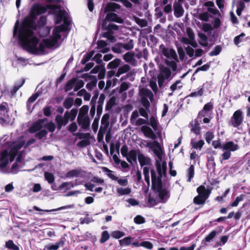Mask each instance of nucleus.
Wrapping results in <instances>:
<instances>
[{
	"instance_id": "obj_1",
	"label": "nucleus",
	"mask_w": 250,
	"mask_h": 250,
	"mask_svg": "<svg viewBox=\"0 0 250 250\" xmlns=\"http://www.w3.org/2000/svg\"><path fill=\"white\" fill-rule=\"evenodd\" d=\"M50 33L48 28L44 26L39 27L34 18L27 17L19 26V21H17L13 30V36L16 38L21 45L28 52L38 55L43 54L45 48L51 47L46 46L44 41L53 37V35L49 39L43 40L39 44V39L37 36L44 37Z\"/></svg>"
},
{
	"instance_id": "obj_2",
	"label": "nucleus",
	"mask_w": 250,
	"mask_h": 250,
	"mask_svg": "<svg viewBox=\"0 0 250 250\" xmlns=\"http://www.w3.org/2000/svg\"><path fill=\"white\" fill-rule=\"evenodd\" d=\"M25 141L23 139L16 143L13 148L3 151L0 154V171L3 173L16 174L22 168L23 163L21 158L19 155L15 162L9 167L8 165L12 162L17 155L18 150L25 144Z\"/></svg>"
},
{
	"instance_id": "obj_3",
	"label": "nucleus",
	"mask_w": 250,
	"mask_h": 250,
	"mask_svg": "<svg viewBox=\"0 0 250 250\" xmlns=\"http://www.w3.org/2000/svg\"><path fill=\"white\" fill-rule=\"evenodd\" d=\"M53 13L56 15V23L59 24L62 20L63 24L56 27L53 30V37L49 40H45L46 46L47 47H53L57 45L58 40L61 39V34L68 29L70 24L69 20L64 17L65 12L61 9L59 5H53L50 7Z\"/></svg>"
},
{
	"instance_id": "obj_4",
	"label": "nucleus",
	"mask_w": 250,
	"mask_h": 250,
	"mask_svg": "<svg viewBox=\"0 0 250 250\" xmlns=\"http://www.w3.org/2000/svg\"><path fill=\"white\" fill-rule=\"evenodd\" d=\"M158 175L154 169H151V177L152 188L158 193L160 202L166 203L170 197V191L168 188L162 185L161 177L162 173L166 172V165H157Z\"/></svg>"
},
{
	"instance_id": "obj_5",
	"label": "nucleus",
	"mask_w": 250,
	"mask_h": 250,
	"mask_svg": "<svg viewBox=\"0 0 250 250\" xmlns=\"http://www.w3.org/2000/svg\"><path fill=\"white\" fill-rule=\"evenodd\" d=\"M160 49L162 54L167 58L165 63L167 66L170 67L173 71H175L177 70L175 60L177 58L175 51L173 49L165 47L164 44L160 45Z\"/></svg>"
},
{
	"instance_id": "obj_6",
	"label": "nucleus",
	"mask_w": 250,
	"mask_h": 250,
	"mask_svg": "<svg viewBox=\"0 0 250 250\" xmlns=\"http://www.w3.org/2000/svg\"><path fill=\"white\" fill-rule=\"evenodd\" d=\"M138 161L141 167H144L143 168V174L145 176V180L147 183V185L149 186L150 185V179L149 169L147 167L151 165V159L149 157L146 156L143 153H141L140 150H138Z\"/></svg>"
},
{
	"instance_id": "obj_7",
	"label": "nucleus",
	"mask_w": 250,
	"mask_h": 250,
	"mask_svg": "<svg viewBox=\"0 0 250 250\" xmlns=\"http://www.w3.org/2000/svg\"><path fill=\"white\" fill-rule=\"evenodd\" d=\"M134 47V41L131 39H127L124 43H119L112 47L113 52L117 53H121L125 51L129 50Z\"/></svg>"
},
{
	"instance_id": "obj_8",
	"label": "nucleus",
	"mask_w": 250,
	"mask_h": 250,
	"mask_svg": "<svg viewBox=\"0 0 250 250\" xmlns=\"http://www.w3.org/2000/svg\"><path fill=\"white\" fill-rule=\"evenodd\" d=\"M105 30L107 31L103 34V36L107 38L111 42L115 41V37L113 31L118 30V26L113 23H109L106 27Z\"/></svg>"
},
{
	"instance_id": "obj_9",
	"label": "nucleus",
	"mask_w": 250,
	"mask_h": 250,
	"mask_svg": "<svg viewBox=\"0 0 250 250\" xmlns=\"http://www.w3.org/2000/svg\"><path fill=\"white\" fill-rule=\"evenodd\" d=\"M146 147L152 149L159 159H161L162 155V150L159 143L157 141H154L153 142H148L146 146Z\"/></svg>"
},
{
	"instance_id": "obj_10",
	"label": "nucleus",
	"mask_w": 250,
	"mask_h": 250,
	"mask_svg": "<svg viewBox=\"0 0 250 250\" xmlns=\"http://www.w3.org/2000/svg\"><path fill=\"white\" fill-rule=\"evenodd\" d=\"M242 112L238 110L234 112L231 120L230 124L234 127H238L243 122Z\"/></svg>"
},
{
	"instance_id": "obj_11",
	"label": "nucleus",
	"mask_w": 250,
	"mask_h": 250,
	"mask_svg": "<svg viewBox=\"0 0 250 250\" xmlns=\"http://www.w3.org/2000/svg\"><path fill=\"white\" fill-rule=\"evenodd\" d=\"M68 111H66L63 116L60 115H57L55 117V122L57 124V127L58 130H60L62 126L67 124L68 120Z\"/></svg>"
},
{
	"instance_id": "obj_12",
	"label": "nucleus",
	"mask_w": 250,
	"mask_h": 250,
	"mask_svg": "<svg viewBox=\"0 0 250 250\" xmlns=\"http://www.w3.org/2000/svg\"><path fill=\"white\" fill-rule=\"evenodd\" d=\"M213 108V105L211 102H208L206 104L202 111L199 112L198 117L197 120L201 119L203 117L209 116L212 112Z\"/></svg>"
},
{
	"instance_id": "obj_13",
	"label": "nucleus",
	"mask_w": 250,
	"mask_h": 250,
	"mask_svg": "<svg viewBox=\"0 0 250 250\" xmlns=\"http://www.w3.org/2000/svg\"><path fill=\"white\" fill-rule=\"evenodd\" d=\"M52 5L49 6H42L39 4L33 5L31 9V13L34 15H39L45 13L48 9H50V7Z\"/></svg>"
},
{
	"instance_id": "obj_14",
	"label": "nucleus",
	"mask_w": 250,
	"mask_h": 250,
	"mask_svg": "<svg viewBox=\"0 0 250 250\" xmlns=\"http://www.w3.org/2000/svg\"><path fill=\"white\" fill-rule=\"evenodd\" d=\"M66 239L64 237H62L55 244H49L45 246L44 250H57L60 247H63L65 242Z\"/></svg>"
},
{
	"instance_id": "obj_15",
	"label": "nucleus",
	"mask_w": 250,
	"mask_h": 250,
	"mask_svg": "<svg viewBox=\"0 0 250 250\" xmlns=\"http://www.w3.org/2000/svg\"><path fill=\"white\" fill-rule=\"evenodd\" d=\"M222 229L223 227H220L219 229L211 231L203 240H202V244L206 245V242H210L212 241L214 237L222 231Z\"/></svg>"
},
{
	"instance_id": "obj_16",
	"label": "nucleus",
	"mask_w": 250,
	"mask_h": 250,
	"mask_svg": "<svg viewBox=\"0 0 250 250\" xmlns=\"http://www.w3.org/2000/svg\"><path fill=\"white\" fill-rule=\"evenodd\" d=\"M106 21H115L118 23H122L123 21L122 19L120 18L116 14L112 12L107 14L105 19L103 21V27L105 25Z\"/></svg>"
},
{
	"instance_id": "obj_17",
	"label": "nucleus",
	"mask_w": 250,
	"mask_h": 250,
	"mask_svg": "<svg viewBox=\"0 0 250 250\" xmlns=\"http://www.w3.org/2000/svg\"><path fill=\"white\" fill-rule=\"evenodd\" d=\"M86 172L82 169H75L73 170H71L66 173L67 177H84L85 176Z\"/></svg>"
},
{
	"instance_id": "obj_18",
	"label": "nucleus",
	"mask_w": 250,
	"mask_h": 250,
	"mask_svg": "<svg viewBox=\"0 0 250 250\" xmlns=\"http://www.w3.org/2000/svg\"><path fill=\"white\" fill-rule=\"evenodd\" d=\"M222 148L223 150H228L230 152L234 151L239 149V146L232 141H229L223 145Z\"/></svg>"
},
{
	"instance_id": "obj_19",
	"label": "nucleus",
	"mask_w": 250,
	"mask_h": 250,
	"mask_svg": "<svg viewBox=\"0 0 250 250\" xmlns=\"http://www.w3.org/2000/svg\"><path fill=\"white\" fill-rule=\"evenodd\" d=\"M174 14L177 18L181 17L184 13V9L181 3L175 1L173 4Z\"/></svg>"
},
{
	"instance_id": "obj_20",
	"label": "nucleus",
	"mask_w": 250,
	"mask_h": 250,
	"mask_svg": "<svg viewBox=\"0 0 250 250\" xmlns=\"http://www.w3.org/2000/svg\"><path fill=\"white\" fill-rule=\"evenodd\" d=\"M77 122L79 125L83 129L88 130L90 127V119L88 117L77 118Z\"/></svg>"
},
{
	"instance_id": "obj_21",
	"label": "nucleus",
	"mask_w": 250,
	"mask_h": 250,
	"mask_svg": "<svg viewBox=\"0 0 250 250\" xmlns=\"http://www.w3.org/2000/svg\"><path fill=\"white\" fill-rule=\"evenodd\" d=\"M7 113L8 110L0 111V123L3 125H8L10 123V119Z\"/></svg>"
},
{
	"instance_id": "obj_22",
	"label": "nucleus",
	"mask_w": 250,
	"mask_h": 250,
	"mask_svg": "<svg viewBox=\"0 0 250 250\" xmlns=\"http://www.w3.org/2000/svg\"><path fill=\"white\" fill-rule=\"evenodd\" d=\"M138 154L135 150H131L129 151L128 154L126 159L127 161L132 165L137 164V156Z\"/></svg>"
},
{
	"instance_id": "obj_23",
	"label": "nucleus",
	"mask_w": 250,
	"mask_h": 250,
	"mask_svg": "<svg viewBox=\"0 0 250 250\" xmlns=\"http://www.w3.org/2000/svg\"><path fill=\"white\" fill-rule=\"evenodd\" d=\"M197 192L198 195L201 197L207 199L210 193L209 190L205 188L204 186H200L197 188Z\"/></svg>"
},
{
	"instance_id": "obj_24",
	"label": "nucleus",
	"mask_w": 250,
	"mask_h": 250,
	"mask_svg": "<svg viewBox=\"0 0 250 250\" xmlns=\"http://www.w3.org/2000/svg\"><path fill=\"white\" fill-rule=\"evenodd\" d=\"M140 92L141 95V97H145L149 99L150 101L153 100V94L151 90L143 88L140 89Z\"/></svg>"
},
{
	"instance_id": "obj_25",
	"label": "nucleus",
	"mask_w": 250,
	"mask_h": 250,
	"mask_svg": "<svg viewBox=\"0 0 250 250\" xmlns=\"http://www.w3.org/2000/svg\"><path fill=\"white\" fill-rule=\"evenodd\" d=\"M120 9V6L119 4L113 2H109L106 5L104 10L105 12H116L117 11V10H119Z\"/></svg>"
},
{
	"instance_id": "obj_26",
	"label": "nucleus",
	"mask_w": 250,
	"mask_h": 250,
	"mask_svg": "<svg viewBox=\"0 0 250 250\" xmlns=\"http://www.w3.org/2000/svg\"><path fill=\"white\" fill-rule=\"evenodd\" d=\"M215 166L214 156L211 155L209 157H208V163L207 164L208 169L212 172H214L215 169Z\"/></svg>"
},
{
	"instance_id": "obj_27",
	"label": "nucleus",
	"mask_w": 250,
	"mask_h": 250,
	"mask_svg": "<svg viewBox=\"0 0 250 250\" xmlns=\"http://www.w3.org/2000/svg\"><path fill=\"white\" fill-rule=\"evenodd\" d=\"M160 76L166 78V79H169L171 75V72L169 68L167 66H162L161 68Z\"/></svg>"
},
{
	"instance_id": "obj_28",
	"label": "nucleus",
	"mask_w": 250,
	"mask_h": 250,
	"mask_svg": "<svg viewBox=\"0 0 250 250\" xmlns=\"http://www.w3.org/2000/svg\"><path fill=\"white\" fill-rule=\"evenodd\" d=\"M107 43L104 41H99L97 42V47L99 49V52L103 53L107 52L109 51V49L106 47Z\"/></svg>"
},
{
	"instance_id": "obj_29",
	"label": "nucleus",
	"mask_w": 250,
	"mask_h": 250,
	"mask_svg": "<svg viewBox=\"0 0 250 250\" xmlns=\"http://www.w3.org/2000/svg\"><path fill=\"white\" fill-rule=\"evenodd\" d=\"M143 131L145 135L148 138L154 139L156 138V136L153 131V130L149 127H144L143 128Z\"/></svg>"
},
{
	"instance_id": "obj_30",
	"label": "nucleus",
	"mask_w": 250,
	"mask_h": 250,
	"mask_svg": "<svg viewBox=\"0 0 250 250\" xmlns=\"http://www.w3.org/2000/svg\"><path fill=\"white\" fill-rule=\"evenodd\" d=\"M204 144V141L202 140L196 142L194 139H192L190 142V145L192 148L199 149V150L201 149Z\"/></svg>"
},
{
	"instance_id": "obj_31",
	"label": "nucleus",
	"mask_w": 250,
	"mask_h": 250,
	"mask_svg": "<svg viewBox=\"0 0 250 250\" xmlns=\"http://www.w3.org/2000/svg\"><path fill=\"white\" fill-rule=\"evenodd\" d=\"M89 107L88 105H83L80 109L79 113L77 118L88 117L87 115Z\"/></svg>"
},
{
	"instance_id": "obj_32",
	"label": "nucleus",
	"mask_w": 250,
	"mask_h": 250,
	"mask_svg": "<svg viewBox=\"0 0 250 250\" xmlns=\"http://www.w3.org/2000/svg\"><path fill=\"white\" fill-rule=\"evenodd\" d=\"M130 66L128 64H124L120 67L116 74V77H119L121 75L128 72L130 70Z\"/></svg>"
},
{
	"instance_id": "obj_33",
	"label": "nucleus",
	"mask_w": 250,
	"mask_h": 250,
	"mask_svg": "<svg viewBox=\"0 0 250 250\" xmlns=\"http://www.w3.org/2000/svg\"><path fill=\"white\" fill-rule=\"evenodd\" d=\"M100 71V73L99 74L100 75H103L100 76V78L101 79L103 78L104 76V73L105 72L104 68H103L102 66L101 65H98L95 66L93 69H92L91 71V73L93 74H95L98 73V72Z\"/></svg>"
},
{
	"instance_id": "obj_34",
	"label": "nucleus",
	"mask_w": 250,
	"mask_h": 250,
	"mask_svg": "<svg viewBox=\"0 0 250 250\" xmlns=\"http://www.w3.org/2000/svg\"><path fill=\"white\" fill-rule=\"evenodd\" d=\"M183 87V84L181 80H177L170 86V89L172 92L176 90L181 89Z\"/></svg>"
},
{
	"instance_id": "obj_35",
	"label": "nucleus",
	"mask_w": 250,
	"mask_h": 250,
	"mask_svg": "<svg viewBox=\"0 0 250 250\" xmlns=\"http://www.w3.org/2000/svg\"><path fill=\"white\" fill-rule=\"evenodd\" d=\"M109 115L108 113L104 114L101 120V125L103 128H107L109 125Z\"/></svg>"
},
{
	"instance_id": "obj_36",
	"label": "nucleus",
	"mask_w": 250,
	"mask_h": 250,
	"mask_svg": "<svg viewBox=\"0 0 250 250\" xmlns=\"http://www.w3.org/2000/svg\"><path fill=\"white\" fill-rule=\"evenodd\" d=\"M79 185L78 183H76L75 184H74L72 182H64L62 183L59 187V189H62L65 188H66V190H68L70 188L74 187L75 186H77Z\"/></svg>"
},
{
	"instance_id": "obj_37",
	"label": "nucleus",
	"mask_w": 250,
	"mask_h": 250,
	"mask_svg": "<svg viewBox=\"0 0 250 250\" xmlns=\"http://www.w3.org/2000/svg\"><path fill=\"white\" fill-rule=\"evenodd\" d=\"M42 123L41 122H36L34 123L31 127L30 128L29 130L31 132H35L40 130L42 127Z\"/></svg>"
},
{
	"instance_id": "obj_38",
	"label": "nucleus",
	"mask_w": 250,
	"mask_h": 250,
	"mask_svg": "<svg viewBox=\"0 0 250 250\" xmlns=\"http://www.w3.org/2000/svg\"><path fill=\"white\" fill-rule=\"evenodd\" d=\"M76 83V78H73L71 79L70 80L68 81L67 83H66L65 86V91H68L71 89H72L73 88H74L75 84Z\"/></svg>"
},
{
	"instance_id": "obj_39",
	"label": "nucleus",
	"mask_w": 250,
	"mask_h": 250,
	"mask_svg": "<svg viewBox=\"0 0 250 250\" xmlns=\"http://www.w3.org/2000/svg\"><path fill=\"white\" fill-rule=\"evenodd\" d=\"M134 53L128 52L124 55V59L128 62L132 63L134 61Z\"/></svg>"
},
{
	"instance_id": "obj_40",
	"label": "nucleus",
	"mask_w": 250,
	"mask_h": 250,
	"mask_svg": "<svg viewBox=\"0 0 250 250\" xmlns=\"http://www.w3.org/2000/svg\"><path fill=\"white\" fill-rule=\"evenodd\" d=\"M201 122V119H199L197 120V118L196 119L195 121V125L194 126H193L192 128H191V131L195 133L196 134H199L200 133V124L199 122Z\"/></svg>"
},
{
	"instance_id": "obj_41",
	"label": "nucleus",
	"mask_w": 250,
	"mask_h": 250,
	"mask_svg": "<svg viewBox=\"0 0 250 250\" xmlns=\"http://www.w3.org/2000/svg\"><path fill=\"white\" fill-rule=\"evenodd\" d=\"M5 247L11 250H20L19 247L15 245L11 240L6 242Z\"/></svg>"
},
{
	"instance_id": "obj_42",
	"label": "nucleus",
	"mask_w": 250,
	"mask_h": 250,
	"mask_svg": "<svg viewBox=\"0 0 250 250\" xmlns=\"http://www.w3.org/2000/svg\"><path fill=\"white\" fill-rule=\"evenodd\" d=\"M131 191V188H117V192L119 194V195H128L130 193Z\"/></svg>"
},
{
	"instance_id": "obj_43",
	"label": "nucleus",
	"mask_w": 250,
	"mask_h": 250,
	"mask_svg": "<svg viewBox=\"0 0 250 250\" xmlns=\"http://www.w3.org/2000/svg\"><path fill=\"white\" fill-rule=\"evenodd\" d=\"M74 104V100L72 98H66L63 103V106L66 109H69Z\"/></svg>"
},
{
	"instance_id": "obj_44",
	"label": "nucleus",
	"mask_w": 250,
	"mask_h": 250,
	"mask_svg": "<svg viewBox=\"0 0 250 250\" xmlns=\"http://www.w3.org/2000/svg\"><path fill=\"white\" fill-rule=\"evenodd\" d=\"M149 122V125L152 126L154 130H156L157 129L158 122L156 117L152 116L150 118ZM147 124H148V123Z\"/></svg>"
},
{
	"instance_id": "obj_45",
	"label": "nucleus",
	"mask_w": 250,
	"mask_h": 250,
	"mask_svg": "<svg viewBox=\"0 0 250 250\" xmlns=\"http://www.w3.org/2000/svg\"><path fill=\"white\" fill-rule=\"evenodd\" d=\"M94 54V51H92L88 54H85L84 55L83 58L81 60V63L83 64H85L87 62H88L93 56Z\"/></svg>"
},
{
	"instance_id": "obj_46",
	"label": "nucleus",
	"mask_w": 250,
	"mask_h": 250,
	"mask_svg": "<svg viewBox=\"0 0 250 250\" xmlns=\"http://www.w3.org/2000/svg\"><path fill=\"white\" fill-rule=\"evenodd\" d=\"M44 176L45 180L47 181L49 184H52L54 183L55 178L52 173L49 172H45Z\"/></svg>"
},
{
	"instance_id": "obj_47",
	"label": "nucleus",
	"mask_w": 250,
	"mask_h": 250,
	"mask_svg": "<svg viewBox=\"0 0 250 250\" xmlns=\"http://www.w3.org/2000/svg\"><path fill=\"white\" fill-rule=\"evenodd\" d=\"M103 171L112 180H114V181H116V180H117V177H117L116 176H115L113 174V171L110 170V169H109L107 167H104L103 168Z\"/></svg>"
},
{
	"instance_id": "obj_48",
	"label": "nucleus",
	"mask_w": 250,
	"mask_h": 250,
	"mask_svg": "<svg viewBox=\"0 0 250 250\" xmlns=\"http://www.w3.org/2000/svg\"><path fill=\"white\" fill-rule=\"evenodd\" d=\"M121 60L118 59H116L114 60L113 61L110 62L107 65V67L108 68L113 69L117 67L120 63Z\"/></svg>"
},
{
	"instance_id": "obj_49",
	"label": "nucleus",
	"mask_w": 250,
	"mask_h": 250,
	"mask_svg": "<svg viewBox=\"0 0 250 250\" xmlns=\"http://www.w3.org/2000/svg\"><path fill=\"white\" fill-rule=\"evenodd\" d=\"M187 175L188 176V181L190 182L194 175V167L191 165L187 170Z\"/></svg>"
},
{
	"instance_id": "obj_50",
	"label": "nucleus",
	"mask_w": 250,
	"mask_h": 250,
	"mask_svg": "<svg viewBox=\"0 0 250 250\" xmlns=\"http://www.w3.org/2000/svg\"><path fill=\"white\" fill-rule=\"evenodd\" d=\"M207 199L205 198L197 195L193 199V203L196 205H203L205 203Z\"/></svg>"
},
{
	"instance_id": "obj_51",
	"label": "nucleus",
	"mask_w": 250,
	"mask_h": 250,
	"mask_svg": "<svg viewBox=\"0 0 250 250\" xmlns=\"http://www.w3.org/2000/svg\"><path fill=\"white\" fill-rule=\"evenodd\" d=\"M68 120L73 121L76 118L77 114L78 113V110L76 108L72 109L70 111H68Z\"/></svg>"
},
{
	"instance_id": "obj_52",
	"label": "nucleus",
	"mask_w": 250,
	"mask_h": 250,
	"mask_svg": "<svg viewBox=\"0 0 250 250\" xmlns=\"http://www.w3.org/2000/svg\"><path fill=\"white\" fill-rule=\"evenodd\" d=\"M74 207H75L74 205L72 204V205H67V206H62V207H61L60 208H57L56 209H51V210H44V211H45L46 212H51V211H58V210H62V209H70V208H74Z\"/></svg>"
},
{
	"instance_id": "obj_53",
	"label": "nucleus",
	"mask_w": 250,
	"mask_h": 250,
	"mask_svg": "<svg viewBox=\"0 0 250 250\" xmlns=\"http://www.w3.org/2000/svg\"><path fill=\"white\" fill-rule=\"evenodd\" d=\"M132 238L128 236L119 240L120 245L128 246L131 244Z\"/></svg>"
},
{
	"instance_id": "obj_54",
	"label": "nucleus",
	"mask_w": 250,
	"mask_h": 250,
	"mask_svg": "<svg viewBox=\"0 0 250 250\" xmlns=\"http://www.w3.org/2000/svg\"><path fill=\"white\" fill-rule=\"evenodd\" d=\"M222 50V48L219 45L216 46L209 53V55L210 56H217L221 52Z\"/></svg>"
},
{
	"instance_id": "obj_55",
	"label": "nucleus",
	"mask_w": 250,
	"mask_h": 250,
	"mask_svg": "<svg viewBox=\"0 0 250 250\" xmlns=\"http://www.w3.org/2000/svg\"><path fill=\"white\" fill-rule=\"evenodd\" d=\"M204 93V90L202 88H199L197 91L191 92L188 97H196L201 96Z\"/></svg>"
},
{
	"instance_id": "obj_56",
	"label": "nucleus",
	"mask_w": 250,
	"mask_h": 250,
	"mask_svg": "<svg viewBox=\"0 0 250 250\" xmlns=\"http://www.w3.org/2000/svg\"><path fill=\"white\" fill-rule=\"evenodd\" d=\"M111 236L113 238H116V239H119L121 238L122 237L125 235V232L120 231V230H115L113 232H112Z\"/></svg>"
},
{
	"instance_id": "obj_57",
	"label": "nucleus",
	"mask_w": 250,
	"mask_h": 250,
	"mask_svg": "<svg viewBox=\"0 0 250 250\" xmlns=\"http://www.w3.org/2000/svg\"><path fill=\"white\" fill-rule=\"evenodd\" d=\"M84 85V82L82 80H78L76 78V83L74 86V91H77L81 88L83 87Z\"/></svg>"
},
{
	"instance_id": "obj_58",
	"label": "nucleus",
	"mask_w": 250,
	"mask_h": 250,
	"mask_svg": "<svg viewBox=\"0 0 250 250\" xmlns=\"http://www.w3.org/2000/svg\"><path fill=\"white\" fill-rule=\"evenodd\" d=\"M107 128H103V126H101L98 134V140L100 142L103 139L104 135L106 131Z\"/></svg>"
},
{
	"instance_id": "obj_59",
	"label": "nucleus",
	"mask_w": 250,
	"mask_h": 250,
	"mask_svg": "<svg viewBox=\"0 0 250 250\" xmlns=\"http://www.w3.org/2000/svg\"><path fill=\"white\" fill-rule=\"evenodd\" d=\"M181 42L186 44H190L194 47H196V44L194 42H192L189 39L185 37H183L181 39Z\"/></svg>"
},
{
	"instance_id": "obj_60",
	"label": "nucleus",
	"mask_w": 250,
	"mask_h": 250,
	"mask_svg": "<svg viewBox=\"0 0 250 250\" xmlns=\"http://www.w3.org/2000/svg\"><path fill=\"white\" fill-rule=\"evenodd\" d=\"M109 238V234L107 231L104 230L102 233L101 238L100 239V242L101 243H104Z\"/></svg>"
},
{
	"instance_id": "obj_61",
	"label": "nucleus",
	"mask_w": 250,
	"mask_h": 250,
	"mask_svg": "<svg viewBox=\"0 0 250 250\" xmlns=\"http://www.w3.org/2000/svg\"><path fill=\"white\" fill-rule=\"evenodd\" d=\"M205 5L206 7H208V11L212 13L213 14L216 13V10H214L212 8L213 7H214V3L212 1H207L205 3Z\"/></svg>"
},
{
	"instance_id": "obj_62",
	"label": "nucleus",
	"mask_w": 250,
	"mask_h": 250,
	"mask_svg": "<svg viewBox=\"0 0 250 250\" xmlns=\"http://www.w3.org/2000/svg\"><path fill=\"white\" fill-rule=\"evenodd\" d=\"M244 195H240L239 196L236 197L235 200L230 205L231 207H237L239 203L243 200Z\"/></svg>"
},
{
	"instance_id": "obj_63",
	"label": "nucleus",
	"mask_w": 250,
	"mask_h": 250,
	"mask_svg": "<svg viewBox=\"0 0 250 250\" xmlns=\"http://www.w3.org/2000/svg\"><path fill=\"white\" fill-rule=\"evenodd\" d=\"M245 36V34L244 33H242L240 35L236 36L234 39V42L237 45L239 43L243 41V38Z\"/></svg>"
},
{
	"instance_id": "obj_64",
	"label": "nucleus",
	"mask_w": 250,
	"mask_h": 250,
	"mask_svg": "<svg viewBox=\"0 0 250 250\" xmlns=\"http://www.w3.org/2000/svg\"><path fill=\"white\" fill-rule=\"evenodd\" d=\"M47 134V132L45 129H42L35 134V137L39 139H41L45 137Z\"/></svg>"
}]
</instances>
